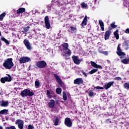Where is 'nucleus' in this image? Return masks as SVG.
Returning a JSON list of instances; mask_svg holds the SVG:
<instances>
[{
    "label": "nucleus",
    "mask_w": 129,
    "mask_h": 129,
    "mask_svg": "<svg viewBox=\"0 0 129 129\" xmlns=\"http://www.w3.org/2000/svg\"><path fill=\"white\" fill-rule=\"evenodd\" d=\"M3 66L6 69H12L14 67V62H13V58H8L3 63Z\"/></svg>",
    "instance_id": "1"
},
{
    "label": "nucleus",
    "mask_w": 129,
    "mask_h": 129,
    "mask_svg": "<svg viewBox=\"0 0 129 129\" xmlns=\"http://www.w3.org/2000/svg\"><path fill=\"white\" fill-rule=\"evenodd\" d=\"M36 65L38 68H45L47 66V63L44 60H41L37 62Z\"/></svg>",
    "instance_id": "2"
},
{
    "label": "nucleus",
    "mask_w": 129,
    "mask_h": 129,
    "mask_svg": "<svg viewBox=\"0 0 129 129\" xmlns=\"http://www.w3.org/2000/svg\"><path fill=\"white\" fill-rule=\"evenodd\" d=\"M20 64H23V63H27V62H29L31 61V58L27 56H23L20 58L19 60Z\"/></svg>",
    "instance_id": "3"
},
{
    "label": "nucleus",
    "mask_w": 129,
    "mask_h": 129,
    "mask_svg": "<svg viewBox=\"0 0 129 129\" xmlns=\"http://www.w3.org/2000/svg\"><path fill=\"white\" fill-rule=\"evenodd\" d=\"M16 124H17L19 128H24V121L21 119H18L16 121Z\"/></svg>",
    "instance_id": "4"
},
{
    "label": "nucleus",
    "mask_w": 129,
    "mask_h": 129,
    "mask_svg": "<svg viewBox=\"0 0 129 129\" xmlns=\"http://www.w3.org/2000/svg\"><path fill=\"white\" fill-rule=\"evenodd\" d=\"M64 124L68 127H71L72 126V121H71V119L70 118H66L64 120Z\"/></svg>",
    "instance_id": "5"
},
{
    "label": "nucleus",
    "mask_w": 129,
    "mask_h": 129,
    "mask_svg": "<svg viewBox=\"0 0 129 129\" xmlns=\"http://www.w3.org/2000/svg\"><path fill=\"white\" fill-rule=\"evenodd\" d=\"M116 53L118 56H125V53L121 52V49H120V44L118 45Z\"/></svg>",
    "instance_id": "6"
},
{
    "label": "nucleus",
    "mask_w": 129,
    "mask_h": 129,
    "mask_svg": "<svg viewBox=\"0 0 129 129\" xmlns=\"http://www.w3.org/2000/svg\"><path fill=\"white\" fill-rule=\"evenodd\" d=\"M45 28L46 29H50V21H49V17L48 16H46L44 18Z\"/></svg>",
    "instance_id": "7"
},
{
    "label": "nucleus",
    "mask_w": 129,
    "mask_h": 129,
    "mask_svg": "<svg viewBox=\"0 0 129 129\" xmlns=\"http://www.w3.org/2000/svg\"><path fill=\"white\" fill-rule=\"evenodd\" d=\"M114 81L109 82L105 84L104 88H105L106 90H107V89L110 88V87L112 86V85L114 84Z\"/></svg>",
    "instance_id": "8"
},
{
    "label": "nucleus",
    "mask_w": 129,
    "mask_h": 129,
    "mask_svg": "<svg viewBox=\"0 0 129 129\" xmlns=\"http://www.w3.org/2000/svg\"><path fill=\"white\" fill-rule=\"evenodd\" d=\"M72 58L74 63L77 65H79L80 62L82 61V59H79L78 56H74L72 57Z\"/></svg>",
    "instance_id": "9"
},
{
    "label": "nucleus",
    "mask_w": 129,
    "mask_h": 129,
    "mask_svg": "<svg viewBox=\"0 0 129 129\" xmlns=\"http://www.w3.org/2000/svg\"><path fill=\"white\" fill-rule=\"evenodd\" d=\"M111 34V31H110V30H107L105 32V35H104V39L105 41L109 39V37L110 36Z\"/></svg>",
    "instance_id": "10"
},
{
    "label": "nucleus",
    "mask_w": 129,
    "mask_h": 129,
    "mask_svg": "<svg viewBox=\"0 0 129 129\" xmlns=\"http://www.w3.org/2000/svg\"><path fill=\"white\" fill-rule=\"evenodd\" d=\"M61 52L64 53V54H63V56H65V55L70 56L71 55V50L68 48H67L66 49H62Z\"/></svg>",
    "instance_id": "11"
},
{
    "label": "nucleus",
    "mask_w": 129,
    "mask_h": 129,
    "mask_svg": "<svg viewBox=\"0 0 129 129\" xmlns=\"http://www.w3.org/2000/svg\"><path fill=\"white\" fill-rule=\"evenodd\" d=\"M24 45H25L27 49L28 50H31L32 49V47H31V44H30V42H29V40L25 39L24 41Z\"/></svg>",
    "instance_id": "12"
},
{
    "label": "nucleus",
    "mask_w": 129,
    "mask_h": 129,
    "mask_svg": "<svg viewBox=\"0 0 129 129\" xmlns=\"http://www.w3.org/2000/svg\"><path fill=\"white\" fill-rule=\"evenodd\" d=\"M28 93H29V89H25L21 91L20 94L22 97H26L28 96Z\"/></svg>",
    "instance_id": "13"
},
{
    "label": "nucleus",
    "mask_w": 129,
    "mask_h": 129,
    "mask_svg": "<svg viewBox=\"0 0 129 129\" xmlns=\"http://www.w3.org/2000/svg\"><path fill=\"white\" fill-rule=\"evenodd\" d=\"M74 84H82L83 83V79L82 78H77L74 80Z\"/></svg>",
    "instance_id": "14"
},
{
    "label": "nucleus",
    "mask_w": 129,
    "mask_h": 129,
    "mask_svg": "<svg viewBox=\"0 0 129 129\" xmlns=\"http://www.w3.org/2000/svg\"><path fill=\"white\" fill-rule=\"evenodd\" d=\"M0 105L3 107H7L9 105V102L8 101L2 100L0 101Z\"/></svg>",
    "instance_id": "15"
},
{
    "label": "nucleus",
    "mask_w": 129,
    "mask_h": 129,
    "mask_svg": "<svg viewBox=\"0 0 129 129\" xmlns=\"http://www.w3.org/2000/svg\"><path fill=\"white\" fill-rule=\"evenodd\" d=\"M92 67H94V68H99V69L102 68V67H101L100 65H98L97 64H96V63H95L94 61H91L90 62Z\"/></svg>",
    "instance_id": "16"
},
{
    "label": "nucleus",
    "mask_w": 129,
    "mask_h": 129,
    "mask_svg": "<svg viewBox=\"0 0 129 129\" xmlns=\"http://www.w3.org/2000/svg\"><path fill=\"white\" fill-rule=\"evenodd\" d=\"M48 106L51 108H52L53 106H55V100H50L48 103Z\"/></svg>",
    "instance_id": "17"
},
{
    "label": "nucleus",
    "mask_w": 129,
    "mask_h": 129,
    "mask_svg": "<svg viewBox=\"0 0 129 129\" xmlns=\"http://www.w3.org/2000/svg\"><path fill=\"white\" fill-rule=\"evenodd\" d=\"M99 24L100 25V26L101 27V29L102 31H104V23H103V21L101 20H99Z\"/></svg>",
    "instance_id": "18"
},
{
    "label": "nucleus",
    "mask_w": 129,
    "mask_h": 129,
    "mask_svg": "<svg viewBox=\"0 0 129 129\" xmlns=\"http://www.w3.org/2000/svg\"><path fill=\"white\" fill-rule=\"evenodd\" d=\"M26 12V9L21 8H19L17 11V14H23V13H25Z\"/></svg>",
    "instance_id": "19"
},
{
    "label": "nucleus",
    "mask_w": 129,
    "mask_h": 129,
    "mask_svg": "<svg viewBox=\"0 0 129 129\" xmlns=\"http://www.w3.org/2000/svg\"><path fill=\"white\" fill-rule=\"evenodd\" d=\"M87 24V16H85L84 18L83 21L82 22L81 26L83 27L84 26H86Z\"/></svg>",
    "instance_id": "20"
},
{
    "label": "nucleus",
    "mask_w": 129,
    "mask_h": 129,
    "mask_svg": "<svg viewBox=\"0 0 129 129\" xmlns=\"http://www.w3.org/2000/svg\"><path fill=\"white\" fill-rule=\"evenodd\" d=\"M54 77L56 78L57 81L58 82L59 84H62V81L61 79L59 77V76L56 74L54 75Z\"/></svg>",
    "instance_id": "21"
},
{
    "label": "nucleus",
    "mask_w": 129,
    "mask_h": 129,
    "mask_svg": "<svg viewBox=\"0 0 129 129\" xmlns=\"http://www.w3.org/2000/svg\"><path fill=\"white\" fill-rule=\"evenodd\" d=\"M8 112H9V110L3 109L0 111V115H2V114L7 115L8 114Z\"/></svg>",
    "instance_id": "22"
},
{
    "label": "nucleus",
    "mask_w": 129,
    "mask_h": 129,
    "mask_svg": "<svg viewBox=\"0 0 129 129\" xmlns=\"http://www.w3.org/2000/svg\"><path fill=\"white\" fill-rule=\"evenodd\" d=\"M53 92H52V91L50 90L49 91V90H47V93H46V95L47 97H48V98H52V95H51V94H52Z\"/></svg>",
    "instance_id": "23"
},
{
    "label": "nucleus",
    "mask_w": 129,
    "mask_h": 129,
    "mask_svg": "<svg viewBox=\"0 0 129 129\" xmlns=\"http://www.w3.org/2000/svg\"><path fill=\"white\" fill-rule=\"evenodd\" d=\"M121 63H123V64H128L129 57L121 59Z\"/></svg>",
    "instance_id": "24"
},
{
    "label": "nucleus",
    "mask_w": 129,
    "mask_h": 129,
    "mask_svg": "<svg viewBox=\"0 0 129 129\" xmlns=\"http://www.w3.org/2000/svg\"><path fill=\"white\" fill-rule=\"evenodd\" d=\"M114 36L115 37L116 40L119 39V36L118 35V29H117L115 32H114Z\"/></svg>",
    "instance_id": "25"
},
{
    "label": "nucleus",
    "mask_w": 129,
    "mask_h": 129,
    "mask_svg": "<svg viewBox=\"0 0 129 129\" xmlns=\"http://www.w3.org/2000/svg\"><path fill=\"white\" fill-rule=\"evenodd\" d=\"M70 29L72 31V33H76V32H77V28H76V26H71Z\"/></svg>",
    "instance_id": "26"
},
{
    "label": "nucleus",
    "mask_w": 129,
    "mask_h": 129,
    "mask_svg": "<svg viewBox=\"0 0 129 129\" xmlns=\"http://www.w3.org/2000/svg\"><path fill=\"white\" fill-rule=\"evenodd\" d=\"M5 81H8V82H10L12 81V77H11L10 75H8V77H5Z\"/></svg>",
    "instance_id": "27"
},
{
    "label": "nucleus",
    "mask_w": 129,
    "mask_h": 129,
    "mask_svg": "<svg viewBox=\"0 0 129 129\" xmlns=\"http://www.w3.org/2000/svg\"><path fill=\"white\" fill-rule=\"evenodd\" d=\"M81 7L83 9H88V5L84 2L81 4Z\"/></svg>",
    "instance_id": "28"
},
{
    "label": "nucleus",
    "mask_w": 129,
    "mask_h": 129,
    "mask_svg": "<svg viewBox=\"0 0 129 129\" xmlns=\"http://www.w3.org/2000/svg\"><path fill=\"white\" fill-rule=\"evenodd\" d=\"M62 46L63 47L62 50L68 49V43H64L62 44Z\"/></svg>",
    "instance_id": "29"
},
{
    "label": "nucleus",
    "mask_w": 129,
    "mask_h": 129,
    "mask_svg": "<svg viewBox=\"0 0 129 129\" xmlns=\"http://www.w3.org/2000/svg\"><path fill=\"white\" fill-rule=\"evenodd\" d=\"M1 40H2V41H4V42H5L6 43V44H7V45H9L10 44V42H9V41H8V40L6 39V38H5V37H2Z\"/></svg>",
    "instance_id": "30"
},
{
    "label": "nucleus",
    "mask_w": 129,
    "mask_h": 129,
    "mask_svg": "<svg viewBox=\"0 0 129 129\" xmlns=\"http://www.w3.org/2000/svg\"><path fill=\"white\" fill-rule=\"evenodd\" d=\"M62 97L64 100H67V94L65 93V92H62Z\"/></svg>",
    "instance_id": "31"
},
{
    "label": "nucleus",
    "mask_w": 129,
    "mask_h": 129,
    "mask_svg": "<svg viewBox=\"0 0 129 129\" xmlns=\"http://www.w3.org/2000/svg\"><path fill=\"white\" fill-rule=\"evenodd\" d=\"M6 17V13H3L0 15V21H3L4 18Z\"/></svg>",
    "instance_id": "32"
},
{
    "label": "nucleus",
    "mask_w": 129,
    "mask_h": 129,
    "mask_svg": "<svg viewBox=\"0 0 129 129\" xmlns=\"http://www.w3.org/2000/svg\"><path fill=\"white\" fill-rule=\"evenodd\" d=\"M54 125H58L59 123V119L58 118H55V120L53 121Z\"/></svg>",
    "instance_id": "33"
},
{
    "label": "nucleus",
    "mask_w": 129,
    "mask_h": 129,
    "mask_svg": "<svg viewBox=\"0 0 129 129\" xmlns=\"http://www.w3.org/2000/svg\"><path fill=\"white\" fill-rule=\"evenodd\" d=\"M98 70L97 69H93L91 71L89 72L90 74H93V73H95V72H97Z\"/></svg>",
    "instance_id": "34"
},
{
    "label": "nucleus",
    "mask_w": 129,
    "mask_h": 129,
    "mask_svg": "<svg viewBox=\"0 0 129 129\" xmlns=\"http://www.w3.org/2000/svg\"><path fill=\"white\" fill-rule=\"evenodd\" d=\"M124 87L126 89H129V83H125L124 84Z\"/></svg>",
    "instance_id": "35"
},
{
    "label": "nucleus",
    "mask_w": 129,
    "mask_h": 129,
    "mask_svg": "<svg viewBox=\"0 0 129 129\" xmlns=\"http://www.w3.org/2000/svg\"><path fill=\"white\" fill-rule=\"evenodd\" d=\"M56 92L57 93V94H60V93L62 92V89H61V88H57L56 89Z\"/></svg>",
    "instance_id": "36"
},
{
    "label": "nucleus",
    "mask_w": 129,
    "mask_h": 129,
    "mask_svg": "<svg viewBox=\"0 0 129 129\" xmlns=\"http://www.w3.org/2000/svg\"><path fill=\"white\" fill-rule=\"evenodd\" d=\"M110 26L111 27V28L112 29H114V28H116V27H117V26L115 25V23H113L111 24Z\"/></svg>",
    "instance_id": "37"
},
{
    "label": "nucleus",
    "mask_w": 129,
    "mask_h": 129,
    "mask_svg": "<svg viewBox=\"0 0 129 129\" xmlns=\"http://www.w3.org/2000/svg\"><path fill=\"white\" fill-rule=\"evenodd\" d=\"M99 52L101 54H104V55H107V54H108L107 51H104L100 50Z\"/></svg>",
    "instance_id": "38"
},
{
    "label": "nucleus",
    "mask_w": 129,
    "mask_h": 129,
    "mask_svg": "<svg viewBox=\"0 0 129 129\" xmlns=\"http://www.w3.org/2000/svg\"><path fill=\"white\" fill-rule=\"evenodd\" d=\"M35 85L37 87H39V86H40V82H39L38 81L36 80L35 83Z\"/></svg>",
    "instance_id": "39"
},
{
    "label": "nucleus",
    "mask_w": 129,
    "mask_h": 129,
    "mask_svg": "<svg viewBox=\"0 0 129 129\" xmlns=\"http://www.w3.org/2000/svg\"><path fill=\"white\" fill-rule=\"evenodd\" d=\"M28 95L29 96H33V95H34V93L33 92L30 91V90H29Z\"/></svg>",
    "instance_id": "40"
},
{
    "label": "nucleus",
    "mask_w": 129,
    "mask_h": 129,
    "mask_svg": "<svg viewBox=\"0 0 129 129\" xmlns=\"http://www.w3.org/2000/svg\"><path fill=\"white\" fill-rule=\"evenodd\" d=\"M29 29H30V27L29 26H27L26 27H24V30L25 32H28V31H29Z\"/></svg>",
    "instance_id": "41"
},
{
    "label": "nucleus",
    "mask_w": 129,
    "mask_h": 129,
    "mask_svg": "<svg viewBox=\"0 0 129 129\" xmlns=\"http://www.w3.org/2000/svg\"><path fill=\"white\" fill-rule=\"evenodd\" d=\"M89 95L90 96V97H92L93 96V95H94V93H93V92L92 91H90L89 92Z\"/></svg>",
    "instance_id": "42"
},
{
    "label": "nucleus",
    "mask_w": 129,
    "mask_h": 129,
    "mask_svg": "<svg viewBox=\"0 0 129 129\" xmlns=\"http://www.w3.org/2000/svg\"><path fill=\"white\" fill-rule=\"evenodd\" d=\"M6 129H16L15 126H11V127H6Z\"/></svg>",
    "instance_id": "43"
},
{
    "label": "nucleus",
    "mask_w": 129,
    "mask_h": 129,
    "mask_svg": "<svg viewBox=\"0 0 129 129\" xmlns=\"http://www.w3.org/2000/svg\"><path fill=\"white\" fill-rule=\"evenodd\" d=\"M1 82L2 83H5L6 82V79L4 78H1Z\"/></svg>",
    "instance_id": "44"
},
{
    "label": "nucleus",
    "mask_w": 129,
    "mask_h": 129,
    "mask_svg": "<svg viewBox=\"0 0 129 129\" xmlns=\"http://www.w3.org/2000/svg\"><path fill=\"white\" fill-rule=\"evenodd\" d=\"M95 89H104V88L102 87L97 86L95 87Z\"/></svg>",
    "instance_id": "45"
},
{
    "label": "nucleus",
    "mask_w": 129,
    "mask_h": 129,
    "mask_svg": "<svg viewBox=\"0 0 129 129\" xmlns=\"http://www.w3.org/2000/svg\"><path fill=\"white\" fill-rule=\"evenodd\" d=\"M28 129H34V126L32 125H29L28 126Z\"/></svg>",
    "instance_id": "46"
},
{
    "label": "nucleus",
    "mask_w": 129,
    "mask_h": 129,
    "mask_svg": "<svg viewBox=\"0 0 129 129\" xmlns=\"http://www.w3.org/2000/svg\"><path fill=\"white\" fill-rule=\"evenodd\" d=\"M115 80H119L120 81L121 80V78L119 77H117L114 78Z\"/></svg>",
    "instance_id": "47"
},
{
    "label": "nucleus",
    "mask_w": 129,
    "mask_h": 129,
    "mask_svg": "<svg viewBox=\"0 0 129 129\" xmlns=\"http://www.w3.org/2000/svg\"><path fill=\"white\" fill-rule=\"evenodd\" d=\"M82 73H83V75H84L85 77H87V75L86 73H85V72H84V71H82Z\"/></svg>",
    "instance_id": "48"
},
{
    "label": "nucleus",
    "mask_w": 129,
    "mask_h": 129,
    "mask_svg": "<svg viewBox=\"0 0 129 129\" xmlns=\"http://www.w3.org/2000/svg\"><path fill=\"white\" fill-rule=\"evenodd\" d=\"M125 33H126V34H129V29L127 28L125 30Z\"/></svg>",
    "instance_id": "49"
},
{
    "label": "nucleus",
    "mask_w": 129,
    "mask_h": 129,
    "mask_svg": "<svg viewBox=\"0 0 129 129\" xmlns=\"http://www.w3.org/2000/svg\"><path fill=\"white\" fill-rule=\"evenodd\" d=\"M11 120H12V121L14 122V121H15V118H11Z\"/></svg>",
    "instance_id": "50"
},
{
    "label": "nucleus",
    "mask_w": 129,
    "mask_h": 129,
    "mask_svg": "<svg viewBox=\"0 0 129 129\" xmlns=\"http://www.w3.org/2000/svg\"><path fill=\"white\" fill-rule=\"evenodd\" d=\"M97 0H93V3H96Z\"/></svg>",
    "instance_id": "51"
},
{
    "label": "nucleus",
    "mask_w": 129,
    "mask_h": 129,
    "mask_svg": "<svg viewBox=\"0 0 129 129\" xmlns=\"http://www.w3.org/2000/svg\"><path fill=\"white\" fill-rule=\"evenodd\" d=\"M0 129H3V126H0Z\"/></svg>",
    "instance_id": "52"
},
{
    "label": "nucleus",
    "mask_w": 129,
    "mask_h": 129,
    "mask_svg": "<svg viewBox=\"0 0 129 129\" xmlns=\"http://www.w3.org/2000/svg\"><path fill=\"white\" fill-rule=\"evenodd\" d=\"M0 36H2V33H1V31H0Z\"/></svg>",
    "instance_id": "53"
},
{
    "label": "nucleus",
    "mask_w": 129,
    "mask_h": 129,
    "mask_svg": "<svg viewBox=\"0 0 129 129\" xmlns=\"http://www.w3.org/2000/svg\"><path fill=\"white\" fill-rule=\"evenodd\" d=\"M2 95V93L0 92V95Z\"/></svg>",
    "instance_id": "54"
},
{
    "label": "nucleus",
    "mask_w": 129,
    "mask_h": 129,
    "mask_svg": "<svg viewBox=\"0 0 129 129\" xmlns=\"http://www.w3.org/2000/svg\"><path fill=\"white\" fill-rule=\"evenodd\" d=\"M125 6H126V7H127V5L126 4V5H125Z\"/></svg>",
    "instance_id": "55"
},
{
    "label": "nucleus",
    "mask_w": 129,
    "mask_h": 129,
    "mask_svg": "<svg viewBox=\"0 0 129 129\" xmlns=\"http://www.w3.org/2000/svg\"><path fill=\"white\" fill-rule=\"evenodd\" d=\"M1 25L2 26V27H3V26H4V25H3V24H1Z\"/></svg>",
    "instance_id": "56"
},
{
    "label": "nucleus",
    "mask_w": 129,
    "mask_h": 129,
    "mask_svg": "<svg viewBox=\"0 0 129 129\" xmlns=\"http://www.w3.org/2000/svg\"><path fill=\"white\" fill-rule=\"evenodd\" d=\"M122 58V57H120V58L121 59Z\"/></svg>",
    "instance_id": "57"
},
{
    "label": "nucleus",
    "mask_w": 129,
    "mask_h": 129,
    "mask_svg": "<svg viewBox=\"0 0 129 129\" xmlns=\"http://www.w3.org/2000/svg\"><path fill=\"white\" fill-rule=\"evenodd\" d=\"M54 2L53 1H52V2Z\"/></svg>",
    "instance_id": "58"
},
{
    "label": "nucleus",
    "mask_w": 129,
    "mask_h": 129,
    "mask_svg": "<svg viewBox=\"0 0 129 129\" xmlns=\"http://www.w3.org/2000/svg\"><path fill=\"white\" fill-rule=\"evenodd\" d=\"M107 120H109V119H108Z\"/></svg>",
    "instance_id": "59"
}]
</instances>
